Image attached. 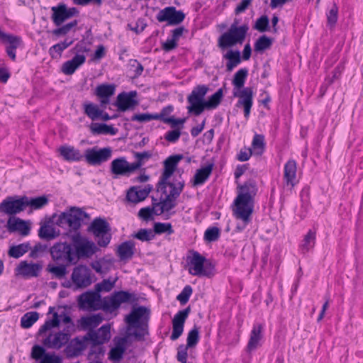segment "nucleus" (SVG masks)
<instances>
[{
    "instance_id": "1",
    "label": "nucleus",
    "mask_w": 363,
    "mask_h": 363,
    "mask_svg": "<svg viewBox=\"0 0 363 363\" xmlns=\"http://www.w3.org/2000/svg\"><path fill=\"white\" fill-rule=\"evenodd\" d=\"M78 301L81 307L113 312L118 309L121 303H135L138 302V298L135 294L120 291L115 292L111 297H106L101 300L100 294L96 290V291H89L81 294Z\"/></svg>"
},
{
    "instance_id": "2",
    "label": "nucleus",
    "mask_w": 363,
    "mask_h": 363,
    "mask_svg": "<svg viewBox=\"0 0 363 363\" xmlns=\"http://www.w3.org/2000/svg\"><path fill=\"white\" fill-rule=\"evenodd\" d=\"M179 179L175 180V184H169L165 186V192L157 184V191H161L164 196H162L158 201L157 199L152 198L154 201V206L157 207V216L169 213L177 205V199L181 194L184 186V180L179 175Z\"/></svg>"
},
{
    "instance_id": "3",
    "label": "nucleus",
    "mask_w": 363,
    "mask_h": 363,
    "mask_svg": "<svg viewBox=\"0 0 363 363\" xmlns=\"http://www.w3.org/2000/svg\"><path fill=\"white\" fill-rule=\"evenodd\" d=\"M150 311L145 306L133 307L125 320L129 328L137 329L133 335L138 340L148 335Z\"/></svg>"
},
{
    "instance_id": "4",
    "label": "nucleus",
    "mask_w": 363,
    "mask_h": 363,
    "mask_svg": "<svg viewBox=\"0 0 363 363\" xmlns=\"http://www.w3.org/2000/svg\"><path fill=\"white\" fill-rule=\"evenodd\" d=\"M249 26L243 24L240 27H230L218 39V47L225 50L227 48H233L237 45H242L247 36Z\"/></svg>"
},
{
    "instance_id": "5",
    "label": "nucleus",
    "mask_w": 363,
    "mask_h": 363,
    "mask_svg": "<svg viewBox=\"0 0 363 363\" xmlns=\"http://www.w3.org/2000/svg\"><path fill=\"white\" fill-rule=\"evenodd\" d=\"M88 217V214L81 208L71 207L58 216L55 224L62 228H68L70 230L77 231L84 219Z\"/></svg>"
},
{
    "instance_id": "6",
    "label": "nucleus",
    "mask_w": 363,
    "mask_h": 363,
    "mask_svg": "<svg viewBox=\"0 0 363 363\" xmlns=\"http://www.w3.org/2000/svg\"><path fill=\"white\" fill-rule=\"evenodd\" d=\"M214 267L198 252H193L188 260V271L193 276L211 277Z\"/></svg>"
},
{
    "instance_id": "7",
    "label": "nucleus",
    "mask_w": 363,
    "mask_h": 363,
    "mask_svg": "<svg viewBox=\"0 0 363 363\" xmlns=\"http://www.w3.org/2000/svg\"><path fill=\"white\" fill-rule=\"evenodd\" d=\"M50 254L52 259L57 264H75V254L72 245L67 242H58L50 248Z\"/></svg>"
},
{
    "instance_id": "8",
    "label": "nucleus",
    "mask_w": 363,
    "mask_h": 363,
    "mask_svg": "<svg viewBox=\"0 0 363 363\" xmlns=\"http://www.w3.org/2000/svg\"><path fill=\"white\" fill-rule=\"evenodd\" d=\"M209 89L206 85H198L194 88L188 96L187 101L190 104L188 107L189 113H194L196 116L200 115L203 111L204 97Z\"/></svg>"
},
{
    "instance_id": "9",
    "label": "nucleus",
    "mask_w": 363,
    "mask_h": 363,
    "mask_svg": "<svg viewBox=\"0 0 363 363\" xmlns=\"http://www.w3.org/2000/svg\"><path fill=\"white\" fill-rule=\"evenodd\" d=\"M91 231L98 238L97 244L100 247H106L111 241V228L108 223L104 218H95L89 227Z\"/></svg>"
},
{
    "instance_id": "10",
    "label": "nucleus",
    "mask_w": 363,
    "mask_h": 363,
    "mask_svg": "<svg viewBox=\"0 0 363 363\" xmlns=\"http://www.w3.org/2000/svg\"><path fill=\"white\" fill-rule=\"evenodd\" d=\"M72 241L75 250L74 254L77 260L82 257H90L96 252V245L86 238L82 237L79 233L73 235Z\"/></svg>"
},
{
    "instance_id": "11",
    "label": "nucleus",
    "mask_w": 363,
    "mask_h": 363,
    "mask_svg": "<svg viewBox=\"0 0 363 363\" xmlns=\"http://www.w3.org/2000/svg\"><path fill=\"white\" fill-rule=\"evenodd\" d=\"M112 152V149L109 147L99 148L95 146L85 150L84 159L90 165L99 166L111 159Z\"/></svg>"
},
{
    "instance_id": "12",
    "label": "nucleus",
    "mask_w": 363,
    "mask_h": 363,
    "mask_svg": "<svg viewBox=\"0 0 363 363\" xmlns=\"http://www.w3.org/2000/svg\"><path fill=\"white\" fill-rule=\"evenodd\" d=\"M182 158V155H174L164 161V170L157 183L159 186L164 190V192H165V186L169 185V184H175V181L172 182L169 179L175 172L178 163Z\"/></svg>"
},
{
    "instance_id": "13",
    "label": "nucleus",
    "mask_w": 363,
    "mask_h": 363,
    "mask_svg": "<svg viewBox=\"0 0 363 363\" xmlns=\"http://www.w3.org/2000/svg\"><path fill=\"white\" fill-rule=\"evenodd\" d=\"M25 209L23 196H7L0 203V213L6 215H16Z\"/></svg>"
},
{
    "instance_id": "14",
    "label": "nucleus",
    "mask_w": 363,
    "mask_h": 363,
    "mask_svg": "<svg viewBox=\"0 0 363 363\" xmlns=\"http://www.w3.org/2000/svg\"><path fill=\"white\" fill-rule=\"evenodd\" d=\"M233 214L236 218L242 220L245 223L250 220V216L253 212L254 201L243 199L242 197H236L234 201Z\"/></svg>"
},
{
    "instance_id": "15",
    "label": "nucleus",
    "mask_w": 363,
    "mask_h": 363,
    "mask_svg": "<svg viewBox=\"0 0 363 363\" xmlns=\"http://www.w3.org/2000/svg\"><path fill=\"white\" fill-rule=\"evenodd\" d=\"M52 11L51 18L57 26H61L65 21L77 16L79 11L75 7L68 8L65 4H60L51 8Z\"/></svg>"
},
{
    "instance_id": "16",
    "label": "nucleus",
    "mask_w": 363,
    "mask_h": 363,
    "mask_svg": "<svg viewBox=\"0 0 363 363\" xmlns=\"http://www.w3.org/2000/svg\"><path fill=\"white\" fill-rule=\"evenodd\" d=\"M185 18V13L177 10L174 6H168L159 11L157 20L159 22L167 21L169 25L175 26L181 23Z\"/></svg>"
},
{
    "instance_id": "17",
    "label": "nucleus",
    "mask_w": 363,
    "mask_h": 363,
    "mask_svg": "<svg viewBox=\"0 0 363 363\" xmlns=\"http://www.w3.org/2000/svg\"><path fill=\"white\" fill-rule=\"evenodd\" d=\"M72 281L77 289L86 288L91 285V271L84 265H79L74 268L72 276Z\"/></svg>"
},
{
    "instance_id": "18",
    "label": "nucleus",
    "mask_w": 363,
    "mask_h": 363,
    "mask_svg": "<svg viewBox=\"0 0 363 363\" xmlns=\"http://www.w3.org/2000/svg\"><path fill=\"white\" fill-rule=\"evenodd\" d=\"M71 337L68 330L50 333L44 340L43 345L48 348L60 350L66 345Z\"/></svg>"
},
{
    "instance_id": "19",
    "label": "nucleus",
    "mask_w": 363,
    "mask_h": 363,
    "mask_svg": "<svg viewBox=\"0 0 363 363\" xmlns=\"http://www.w3.org/2000/svg\"><path fill=\"white\" fill-rule=\"evenodd\" d=\"M233 96L239 98L237 106H243L244 116L248 118L252 106L253 90L251 87H245L242 90L234 91Z\"/></svg>"
},
{
    "instance_id": "20",
    "label": "nucleus",
    "mask_w": 363,
    "mask_h": 363,
    "mask_svg": "<svg viewBox=\"0 0 363 363\" xmlns=\"http://www.w3.org/2000/svg\"><path fill=\"white\" fill-rule=\"evenodd\" d=\"M84 339L88 340L93 344H104L111 339V325L109 324H106L102 325L97 330L89 331L84 335Z\"/></svg>"
},
{
    "instance_id": "21",
    "label": "nucleus",
    "mask_w": 363,
    "mask_h": 363,
    "mask_svg": "<svg viewBox=\"0 0 363 363\" xmlns=\"http://www.w3.org/2000/svg\"><path fill=\"white\" fill-rule=\"evenodd\" d=\"M191 311L190 307L179 311L172 320V333L170 339L173 341L177 340L183 333L185 320Z\"/></svg>"
},
{
    "instance_id": "22",
    "label": "nucleus",
    "mask_w": 363,
    "mask_h": 363,
    "mask_svg": "<svg viewBox=\"0 0 363 363\" xmlns=\"http://www.w3.org/2000/svg\"><path fill=\"white\" fill-rule=\"evenodd\" d=\"M88 340L82 337H76L69 340L64 350V352L67 357H75L81 355L83 351L86 348Z\"/></svg>"
},
{
    "instance_id": "23",
    "label": "nucleus",
    "mask_w": 363,
    "mask_h": 363,
    "mask_svg": "<svg viewBox=\"0 0 363 363\" xmlns=\"http://www.w3.org/2000/svg\"><path fill=\"white\" fill-rule=\"evenodd\" d=\"M137 92L132 91L128 93L122 92L117 96L115 106L121 111H126L130 109H133L138 105V101L135 99Z\"/></svg>"
},
{
    "instance_id": "24",
    "label": "nucleus",
    "mask_w": 363,
    "mask_h": 363,
    "mask_svg": "<svg viewBox=\"0 0 363 363\" xmlns=\"http://www.w3.org/2000/svg\"><path fill=\"white\" fill-rule=\"evenodd\" d=\"M135 167L125 157H118L111 162V172L116 176H127L135 172Z\"/></svg>"
},
{
    "instance_id": "25",
    "label": "nucleus",
    "mask_w": 363,
    "mask_h": 363,
    "mask_svg": "<svg viewBox=\"0 0 363 363\" xmlns=\"http://www.w3.org/2000/svg\"><path fill=\"white\" fill-rule=\"evenodd\" d=\"M152 190V186L150 184L144 188L141 186H132L127 191L126 198L128 201L137 203L144 201Z\"/></svg>"
},
{
    "instance_id": "26",
    "label": "nucleus",
    "mask_w": 363,
    "mask_h": 363,
    "mask_svg": "<svg viewBox=\"0 0 363 363\" xmlns=\"http://www.w3.org/2000/svg\"><path fill=\"white\" fill-rule=\"evenodd\" d=\"M60 235V231L56 230L53 225V220L51 218L40 223V228L38 230V236L45 240H52Z\"/></svg>"
},
{
    "instance_id": "27",
    "label": "nucleus",
    "mask_w": 363,
    "mask_h": 363,
    "mask_svg": "<svg viewBox=\"0 0 363 363\" xmlns=\"http://www.w3.org/2000/svg\"><path fill=\"white\" fill-rule=\"evenodd\" d=\"M42 269V265L38 263H28L26 261L20 262L16 268L18 274L24 277H38Z\"/></svg>"
},
{
    "instance_id": "28",
    "label": "nucleus",
    "mask_w": 363,
    "mask_h": 363,
    "mask_svg": "<svg viewBox=\"0 0 363 363\" xmlns=\"http://www.w3.org/2000/svg\"><path fill=\"white\" fill-rule=\"evenodd\" d=\"M116 90L113 84H103L96 86L95 94L100 98V104L105 106L110 101V97L112 96Z\"/></svg>"
},
{
    "instance_id": "29",
    "label": "nucleus",
    "mask_w": 363,
    "mask_h": 363,
    "mask_svg": "<svg viewBox=\"0 0 363 363\" xmlns=\"http://www.w3.org/2000/svg\"><path fill=\"white\" fill-rule=\"evenodd\" d=\"M297 164L295 160H290L284 165V184L291 189L296 185Z\"/></svg>"
},
{
    "instance_id": "30",
    "label": "nucleus",
    "mask_w": 363,
    "mask_h": 363,
    "mask_svg": "<svg viewBox=\"0 0 363 363\" xmlns=\"http://www.w3.org/2000/svg\"><path fill=\"white\" fill-rule=\"evenodd\" d=\"M103 320V315L100 313L93 314L82 317L79 320V324L82 330H89V331H91L94 330V329L96 328Z\"/></svg>"
},
{
    "instance_id": "31",
    "label": "nucleus",
    "mask_w": 363,
    "mask_h": 363,
    "mask_svg": "<svg viewBox=\"0 0 363 363\" xmlns=\"http://www.w3.org/2000/svg\"><path fill=\"white\" fill-rule=\"evenodd\" d=\"M135 253V242L128 240L119 245L116 250V255L121 261H128L132 259Z\"/></svg>"
},
{
    "instance_id": "32",
    "label": "nucleus",
    "mask_w": 363,
    "mask_h": 363,
    "mask_svg": "<svg viewBox=\"0 0 363 363\" xmlns=\"http://www.w3.org/2000/svg\"><path fill=\"white\" fill-rule=\"evenodd\" d=\"M83 54H77L72 60L65 62L62 66V72L67 75L72 74L76 69L85 62Z\"/></svg>"
},
{
    "instance_id": "33",
    "label": "nucleus",
    "mask_w": 363,
    "mask_h": 363,
    "mask_svg": "<svg viewBox=\"0 0 363 363\" xmlns=\"http://www.w3.org/2000/svg\"><path fill=\"white\" fill-rule=\"evenodd\" d=\"M263 327L261 324H256L253 326L250 333V340L247 345V351L251 352L256 350L260 345L262 338Z\"/></svg>"
},
{
    "instance_id": "34",
    "label": "nucleus",
    "mask_w": 363,
    "mask_h": 363,
    "mask_svg": "<svg viewBox=\"0 0 363 363\" xmlns=\"http://www.w3.org/2000/svg\"><path fill=\"white\" fill-rule=\"evenodd\" d=\"M6 228L9 232H19L22 235H27L30 232V228L26 222L18 218H9Z\"/></svg>"
},
{
    "instance_id": "35",
    "label": "nucleus",
    "mask_w": 363,
    "mask_h": 363,
    "mask_svg": "<svg viewBox=\"0 0 363 363\" xmlns=\"http://www.w3.org/2000/svg\"><path fill=\"white\" fill-rule=\"evenodd\" d=\"M257 192V187L256 183L253 181H248L243 185L240 186V192L237 197H242V199H248L254 201V198Z\"/></svg>"
},
{
    "instance_id": "36",
    "label": "nucleus",
    "mask_w": 363,
    "mask_h": 363,
    "mask_svg": "<svg viewBox=\"0 0 363 363\" xmlns=\"http://www.w3.org/2000/svg\"><path fill=\"white\" fill-rule=\"evenodd\" d=\"M126 339L120 338L116 343L115 346L109 352V359L113 362H120L123 357L126 350Z\"/></svg>"
},
{
    "instance_id": "37",
    "label": "nucleus",
    "mask_w": 363,
    "mask_h": 363,
    "mask_svg": "<svg viewBox=\"0 0 363 363\" xmlns=\"http://www.w3.org/2000/svg\"><path fill=\"white\" fill-rule=\"evenodd\" d=\"M59 151L61 156L67 161H80L84 157V153H81L79 150L72 146H62Z\"/></svg>"
},
{
    "instance_id": "38",
    "label": "nucleus",
    "mask_w": 363,
    "mask_h": 363,
    "mask_svg": "<svg viewBox=\"0 0 363 363\" xmlns=\"http://www.w3.org/2000/svg\"><path fill=\"white\" fill-rule=\"evenodd\" d=\"M213 164H209L201 169L196 170L193 180V186H199L203 184L210 177Z\"/></svg>"
},
{
    "instance_id": "39",
    "label": "nucleus",
    "mask_w": 363,
    "mask_h": 363,
    "mask_svg": "<svg viewBox=\"0 0 363 363\" xmlns=\"http://www.w3.org/2000/svg\"><path fill=\"white\" fill-rule=\"evenodd\" d=\"M24 202H25V208L29 206L32 210H38L45 206L48 202L49 199L47 196L43 195L34 198H29L26 196H23Z\"/></svg>"
},
{
    "instance_id": "40",
    "label": "nucleus",
    "mask_w": 363,
    "mask_h": 363,
    "mask_svg": "<svg viewBox=\"0 0 363 363\" xmlns=\"http://www.w3.org/2000/svg\"><path fill=\"white\" fill-rule=\"evenodd\" d=\"M55 308L50 307L48 314H52V318L47 320L45 323L40 328L38 335H41L48 330L59 326L60 323V315L57 312H54Z\"/></svg>"
},
{
    "instance_id": "41",
    "label": "nucleus",
    "mask_w": 363,
    "mask_h": 363,
    "mask_svg": "<svg viewBox=\"0 0 363 363\" xmlns=\"http://www.w3.org/2000/svg\"><path fill=\"white\" fill-rule=\"evenodd\" d=\"M223 58L228 60L226 69L228 72H231L241 62L240 52L239 50H229L223 55Z\"/></svg>"
},
{
    "instance_id": "42",
    "label": "nucleus",
    "mask_w": 363,
    "mask_h": 363,
    "mask_svg": "<svg viewBox=\"0 0 363 363\" xmlns=\"http://www.w3.org/2000/svg\"><path fill=\"white\" fill-rule=\"evenodd\" d=\"M223 97V89H218L212 96H211L203 104L204 109H214L220 104Z\"/></svg>"
},
{
    "instance_id": "43",
    "label": "nucleus",
    "mask_w": 363,
    "mask_h": 363,
    "mask_svg": "<svg viewBox=\"0 0 363 363\" xmlns=\"http://www.w3.org/2000/svg\"><path fill=\"white\" fill-rule=\"evenodd\" d=\"M66 264H57V265L49 264L47 267V271L50 273L54 278L62 279L65 277L67 274Z\"/></svg>"
},
{
    "instance_id": "44",
    "label": "nucleus",
    "mask_w": 363,
    "mask_h": 363,
    "mask_svg": "<svg viewBox=\"0 0 363 363\" xmlns=\"http://www.w3.org/2000/svg\"><path fill=\"white\" fill-rule=\"evenodd\" d=\"M90 128L93 134H110L114 135L117 133L116 128L105 123H93Z\"/></svg>"
},
{
    "instance_id": "45",
    "label": "nucleus",
    "mask_w": 363,
    "mask_h": 363,
    "mask_svg": "<svg viewBox=\"0 0 363 363\" xmlns=\"http://www.w3.org/2000/svg\"><path fill=\"white\" fill-rule=\"evenodd\" d=\"M30 248L29 243L24 242L10 247L8 255L11 257L18 259L26 253Z\"/></svg>"
},
{
    "instance_id": "46",
    "label": "nucleus",
    "mask_w": 363,
    "mask_h": 363,
    "mask_svg": "<svg viewBox=\"0 0 363 363\" xmlns=\"http://www.w3.org/2000/svg\"><path fill=\"white\" fill-rule=\"evenodd\" d=\"M273 40L264 35L259 37L255 43L254 50L257 52H263L271 48Z\"/></svg>"
},
{
    "instance_id": "47",
    "label": "nucleus",
    "mask_w": 363,
    "mask_h": 363,
    "mask_svg": "<svg viewBox=\"0 0 363 363\" xmlns=\"http://www.w3.org/2000/svg\"><path fill=\"white\" fill-rule=\"evenodd\" d=\"M39 318V313L35 311L25 313L21 320V325L23 328H30Z\"/></svg>"
},
{
    "instance_id": "48",
    "label": "nucleus",
    "mask_w": 363,
    "mask_h": 363,
    "mask_svg": "<svg viewBox=\"0 0 363 363\" xmlns=\"http://www.w3.org/2000/svg\"><path fill=\"white\" fill-rule=\"evenodd\" d=\"M248 70L246 68L239 69L234 75L233 84L235 89L240 90L243 87L247 76Z\"/></svg>"
},
{
    "instance_id": "49",
    "label": "nucleus",
    "mask_w": 363,
    "mask_h": 363,
    "mask_svg": "<svg viewBox=\"0 0 363 363\" xmlns=\"http://www.w3.org/2000/svg\"><path fill=\"white\" fill-rule=\"evenodd\" d=\"M84 108L86 115L91 120L95 121L100 118L101 110L99 109L97 105L87 103L84 105Z\"/></svg>"
},
{
    "instance_id": "50",
    "label": "nucleus",
    "mask_w": 363,
    "mask_h": 363,
    "mask_svg": "<svg viewBox=\"0 0 363 363\" xmlns=\"http://www.w3.org/2000/svg\"><path fill=\"white\" fill-rule=\"evenodd\" d=\"M252 147L255 155H261L265 147L264 137L263 135L255 134L252 142Z\"/></svg>"
},
{
    "instance_id": "51",
    "label": "nucleus",
    "mask_w": 363,
    "mask_h": 363,
    "mask_svg": "<svg viewBox=\"0 0 363 363\" xmlns=\"http://www.w3.org/2000/svg\"><path fill=\"white\" fill-rule=\"evenodd\" d=\"M157 215V207L154 206V201L152 200V206H147L145 208H142L138 213V216L140 218H141L143 220L149 221L153 219L152 215Z\"/></svg>"
},
{
    "instance_id": "52",
    "label": "nucleus",
    "mask_w": 363,
    "mask_h": 363,
    "mask_svg": "<svg viewBox=\"0 0 363 363\" xmlns=\"http://www.w3.org/2000/svg\"><path fill=\"white\" fill-rule=\"evenodd\" d=\"M133 155L136 161L131 164L133 166H135L134 168L135 171L139 169L144 162L152 157V153L149 151H144L142 152H135Z\"/></svg>"
},
{
    "instance_id": "53",
    "label": "nucleus",
    "mask_w": 363,
    "mask_h": 363,
    "mask_svg": "<svg viewBox=\"0 0 363 363\" xmlns=\"http://www.w3.org/2000/svg\"><path fill=\"white\" fill-rule=\"evenodd\" d=\"M315 242V233L309 230L305 235L303 244L301 245V250L303 252H308L314 247Z\"/></svg>"
},
{
    "instance_id": "54",
    "label": "nucleus",
    "mask_w": 363,
    "mask_h": 363,
    "mask_svg": "<svg viewBox=\"0 0 363 363\" xmlns=\"http://www.w3.org/2000/svg\"><path fill=\"white\" fill-rule=\"evenodd\" d=\"M132 237L142 242H148L155 238V233L151 229L142 228L133 234Z\"/></svg>"
},
{
    "instance_id": "55",
    "label": "nucleus",
    "mask_w": 363,
    "mask_h": 363,
    "mask_svg": "<svg viewBox=\"0 0 363 363\" xmlns=\"http://www.w3.org/2000/svg\"><path fill=\"white\" fill-rule=\"evenodd\" d=\"M77 24L78 21L77 20H74L60 28L54 29L52 31V33L57 37L64 36L69 33L73 28L77 26Z\"/></svg>"
},
{
    "instance_id": "56",
    "label": "nucleus",
    "mask_w": 363,
    "mask_h": 363,
    "mask_svg": "<svg viewBox=\"0 0 363 363\" xmlns=\"http://www.w3.org/2000/svg\"><path fill=\"white\" fill-rule=\"evenodd\" d=\"M73 43L72 40L67 41V40H65L63 42L57 43L52 46L50 48L49 52L52 57H55V52L57 53L58 55H61V53L63 50L67 49L69 46H70Z\"/></svg>"
},
{
    "instance_id": "57",
    "label": "nucleus",
    "mask_w": 363,
    "mask_h": 363,
    "mask_svg": "<svg viewBox=\"0 0 363 363\" xmlns=\"http://www.w3.org/2000/svg\"><path fill=\"white\" fill-rule=\"evenodd\" d=\"M338 18V7L336 4H333V7L330 9L327 14L328 26L333 28L335 27Z\"/></svg>"
},
{
    "instance_id": "58",
    "label": "nucleus",
    "mask_w": 363,
    "mask_h": 363,
    "mask_svg": "<svg viewBox=\"0 0 363 363\" xmlns=\"http://www.w3.org/2000/svg\"><path fill=\"white\" fill-rule=\"evenodd\" d=\"M153 233L156 234L167 233L168 235H171L174 233V230L170 223H155Z\"/></svg>"
},
{
    "instance_id": "59",
    "label": "nucleus",
    "mask_w": 363,
    "mask_h": 363,
    "mask_svg": "<svg viewBox=\"0 0 363 363\" xmlns=\"http://www.w3.org/2000/svg\"><path fill=\"white\" fill-rule=\"evenodd\" d=\"M160 118H161V116H159L156 113L152 114L148 113H144L133 115L131 117V121L144 123L147 121H150L152 120H158Z\"/></svg>"
},
{
    "instance_id": "60",
    "label": "nucleus",
    "mask_w": 363,
    "mask_h": 363,
    "mask_svg": "<svg viewBox=\"0 0 363 363\" xmlns=\"http://www.w3.org/2000/svg\"><path fill=\"white\" fill-rule=\"evenodd\" d=\"M199 340V328L194 326L188 333L186 346L194 347L196 345Z\"/></svg>"
},
{
    "instance_id": "61",
    "label": "nucleus",
    "mask_w": 363,
    "mask_h": 363,
    "mask_svg": "<svg viewBox=\"0 0 363 363\" xmlns=\"http://www.w3.org/2000/svg\"><path fill=\"white\" fill-rule=\"evenodd\" d=\"M220 237V230L217 227L208 228L204 233V239L207 242H214Z\"/></svg>"
},
{
    "instance_id": "62",
    "label": "nucleus",
    "mask_w": 363,
    "mask_h": 363,
    "mask_svg": "<svg viewBox=\"0 0 363 363\" xmlns=\"http://www.w3.org/2000/svg\"><path fill=\"white\" fill-rule=\"evenodd\" d=\"M104 349L102 345L91 343V347L89 353L90 359H98L104 354Z\"/></svg>"
},
{
    "instance_id": "63",
    "label": "nucleus",
    "mask_w": 363,
    "mask_h": 363,
    "mask_svg": "<svg viewBox=\"0 0 363 363\" xmlns=\"http://www.w3.org/2000/svg\"><path fill=\"white\" fill-rule=\"evenodd\" d=\"M255 29L259 32H265L269 29V18L267 16H262L259 18L255 25Z\"/></svg>"
},
{
    "instance_id": "64",
    "label": "nucleus",
    "mask_w": 363,
    "mask_h": 363,
    "mask_svg": "<svg viewBox=\"0 0 363 363\" xmlns=\"http://www.w3.org/2000/svg\"><path fill=\"white\" fill-rule=\"evenodd\" d=\"M45 350L42 346L35 345L32 347L31 357L35 360H41L47 354Z\"/></svg>"
}]
</instances>
